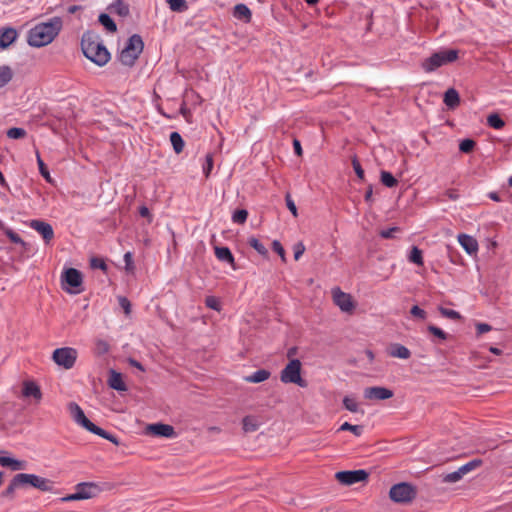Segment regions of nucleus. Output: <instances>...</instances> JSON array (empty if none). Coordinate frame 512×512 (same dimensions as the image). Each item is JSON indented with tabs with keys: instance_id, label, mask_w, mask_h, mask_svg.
Returning a JSON list of instances; mask_svg holds the SVG:
<instances>
[{
	"instance_id": "obj_1",
	"label": "nucleus",
	"mask_w": 512,
	"mask_h": 512,
	"mask_svg": "<svg viewBox=\"0 0 512 512\" xmlns=\"http://www.w3.org/2000/svg\"><path fill=\"white\" fill-rule=\"evenodd\" d=\"M60 17H52L47 22L35 25L28 32V44L32 47H42L50 44L62 29Z\"/></svg>"
},
{
	"instance_id": "obj_2",
	"label": "nucleus",
	"mask_w": 512,
	"mask_h": 512,
	"mask_svg": "<svg viewBox=\"0 0 512 512\" xmlns=\"http://www.w3.org/2000/svg\"><path fill=\"white\" fill-rule=\"evenodd\" d=\"M81 48L85 57L98 66H104L110 60V53L100 36L93 32L83 34Z\"/></svg>"
},
{
	"instance_id": "obj_3",
	"label": "nucleus",
	"mask_w": 512,
	"mask_h": 512,
	"mask_svg": "<svg viewBox=\"0 0 512 512\" xmlns=\"http://www.w3.org/2000/svg\"><path fill=\"white\" fill-rule=\"evenodd\" d=\"M27 486L34 487L43 492H48L53 489L54 484L51 480L35 474L19 473L12 478L8 487L2 492V496L11 498L17 489L25 488Z\"/></svg>"
},
{
	"instance_id": "obj_4",
	"label": "nucleus",
	"mask_w": 512,
	"mask_h": 512,
	"mask_svg": "<svg viewBox=\"0 0 512 512\" xmlns=\"http://www.w3.org/2000/svg\"><path fill=\"white\" fill-rule=\"evenodd\" d=\"M68 409H69V412H70L73 420L77 424H79L80 426H82L83 428L88 430L89 432H91L93 434H96V435H98V436H100V437H102V438H104V439L114 443L115 445L119 444L118 439H117L116 436L106 432L102 428H100V427L96 426L94 423H92L85 416L83 410L81 409V407L77 403H75V402L69 403Z\"/></svg>"
},
{
	"instance_id": "obj_5",
	"label": "nucleus",
	"mask_w": 512,
	"mask_h": 512,
	"mask_svg": "<svg viewBox=\"0 0 512 512\" xmlns=\"http://www.w3.org/2000/svg\"><path fill=\"white\" fill-rule=\"evenodd\" d=\"M458 58V51L455 49H442L433 53L422 62V68L426 72H433L441 66L452 63Z\"/></svg>"
},
{
	"instance_id": "obj_6",
	"label": "nucleus",
	"mask_w": 512,
	"mask_h": 512,
	"mask_svg": "<svg viewBox=\"0 0 512 512\" xmlns=\"http://www.w3.org/2000/svg\"><path fill=\"white\" fill-rule=\"evenodd\" d=\"M143 48L144 43L141 36L138 34L132 35L120 53L119 59L121 63L126 66H132L142 53Z\"/></svg>"
},
{
	"instance_id": "obj_7",
	"label": "nucleus",
	"mask_w": 512,
	"mask_h": 512,
	"mask_svg": "<svg viewBox=\"0 0 512 512\" xmlns=\"http://www.w3.org/2000/svg\"><path fill=\"white\" fill-rule=\"evenodd\" d=\"M280 380L283 383H293L300 387H306V381L301 377V362L298 359H292L281 371Z\"/></svg>"
},
{
	"instance_id": "obj_8",
	"label": "nucleus",
	"mask_w": 512,
	"mask_h": 512,
	"mask_svg": "<svg viewBox=\"0 0 512 512\" xmlns=\"http://www.w3.org/2000/svg\"><path fill=\"white\" fill-rule=\"evenodd\" d=\"M77 350L71 347L57 348L54 350L52 359L58 365L68 370L71 369L77 359Z\"/></svg>"
},
{
	"instance_id": "obj_9",
	"label": "nucleus",
	"mask_w": 512,
	"mask_h": 512,
	"mask_svg": "<svg viewBox=\"0 0 512 512\" xmlns=\"http://www.w3.org/2000/svg\"><path fill=\"white\" fill-rule=\"evenodd\" d=\"M82 274L75 268H68L62 275V288L69 293H80L79 289L82 285Z\"/></svg>"
},
{
	"instance_id": "obj_10",
	"label": "nucleus",
	"mask_w": 512,
	"mask_h": 512,
	"mask_svg": "<svg viewBox=\"0 0 512 512\" xmlns=\"http://www.w3.org/2000/svg\"><path fill=\"white\" fill-rule=\"evenodd\" d=\"M390 498L397 503L410 502L416 495L414 487L409 483H398L391 487Z\"/></svg>"
},
{
	"instance_id": "obj_11",
	"label": "nucleus",
	"mask_w": 512,
	"mask_h": 512,
	"mask_svg": "<svg viewBox=\"0 0 512 512\" xmlns=\"http://www.w3.org/2000/svg\"><path fill=\"white\" fill-rule=\"evenodd\" d=\"M333 302L342 312L352 313L355 308V303L352 296L343 292L339 287H334L331 290Z\"/></svg>"
},
{
	"instance_id": "obj_12",
	"label": "nucleus",
	"mask_w": 512,
	"mask_h": 512,
	"mask_svg": "<svg viewBox=\"0 0 512 512\" xmlns=\"http://www.w3.org/2000/svg\"><path fill=\"white\" fill-rule=\"evenodd\" d=\"M98 489L97 486L94 483L90 482H83L79 483L76 486V491L73 494H70L63 498L64 501H76V500H83V499H89L95 496Z\"/></svg>"
},
{
	"instance_id": "obj_13",
	"label": "nucleus",
	"mask_w": 512,
	"mask_h": 512,
	"mask_svg": "<svg viewBox=\"0 0 512 512\" xmlns=\"http://www.w3.org/2000/svg\"><path fill=\"white\" fill-rule=\"evenodd\" d=\"M336 479L345 485L362 482L367 479L368 473L365 470L340 471L336 473Z\"/></svg>"
},
{
	"instance_id": "obj_14",
	"label": "nucleus",
	"mask_w": 512,
	"mask_h": 512,
	"mask_svg": "<svg viewBox=\"0 0 512 512\" xmlns=\"http://www.w3.org/2000/svg\"><path fill=\"white\" fill-rule=\"evenodd\" d=\"M364 397L369 400H386L393 397V391L381 386L367 387Z\"/></svg>"
},
{
	"instance_id": "obj_15",
	"label": "nucleus",
	"mask_w": 512,
	"mask_h": 512,
	"mask_svg": "<svg viewBox=\"0 0 512 512\" xmlns=\"http://www.w3.org/2000/svg\"><path fill=\"white\" fill-rule=\"evenodd\" d=\"M30 227L37 231L45 240L46 243H49L54 237V231L52 226L42 220H32L30 222Z\"/></svg>"
},
{
	"instance_id": "obj_16",
	"label": "nucleus",
	"mask_w": 512,
	"mask_h": 512,
	"mask_svg": "<svg viewBox=\"0 0 512 512\" xmlns=\"http://www.w3.org/2000/svg\"><path fill=\"white\" fill-rule=\"evenodd\" d=\"M7 453L0 450V465L2 467L10 468L12 471L25 470L27 468V462L18 460L6 455Z\"/></svg>"
},
{
	"instance_id": "obj_17",
	"label": "nucleus",
	"mask_w": 512,
	"mask_h": 512,
	"mask_svg": "<svg viewBox=\"0 0 512 512\" xmlns=\"http://www.w3.org/2000/svg\"><path fill=\"white\" fill-rule=\"evenodd\" d=\"M149 431L156 436L174 438L176 432L173 426L168 424L156 423L149 426Z\"/></svg>"
},
{
	"instance_id": "obj_18",
	"label": "nucleus",
	"mask_w": 512,
	"mask_h": 512,
	"mask_svg": "<svg viewBox=\"0 0 512 512\" xmlns=\"http://www.w3.org/2000/svg\"><path fill=\"white\" fill-rule=\"evenodd\" d=\"M458 242L469 255H473L478 251V242L470 235L459 234Z\"/></svg>"
},
{
	"instance_id": "obj_19",
	"label": "nucleus",
	"mask_w": 512,
	"mask_h": 512,
	"mask_svg": "<svg viewBox=\"0 0 512 512\" xmlns=\"http://www.w3.org/2000/svg\"><path fill=\"white\" fill-rule=\"evenodd\" d=\"M17 31L14 28L8 27L0 30V48H8L16 39Z\"/></svg>"
},
{
	"instance_id": "obj_20",
	"label": "nucleus",
	"mask_w": 512,
	"mask_h": 512,
	"mask_svg": "<svg viewBox=\"0 0 512 512\" xmlns=\"http://www.w3.org/2000/svg\"><path fill=\"white\" fill-rule=\"evenodd\" d=\"M233 17L237 20L244 21L245 23H249L252 18L251 10L245 4H237L233 9Z\"/></svg>"
},
{
	"instance_id": "obj_21",
	"label": "nucleus",
	"mask_w": 512,
	"mask_h": 512,
	"mask_svg": "<svg viewBox=\"0 0 512 512\" xmlns=\"http://www.w3.org/2000/svg\"><path fill=\"white\" fill-rule=\"evenodd\" d=\"M22 393L25 397H33L37 401H39L42 397L40 387L32 381L24 382Z\"/></svg>"
},
{
	"instance_id": "obj_22",
	"label": "nucleus",
	"mask_w": 512,
	"mask_h": 512,
	"mask_svg": "<svg viewBox=\"0 0 512 512\" xmlns=\"http://www.w3.org/2000/svg\"><path fill=\"white\" fill-rule=\"evenodd\" d=\"M108 10L120 17H127L130 14L129 5L123 0H116L108 7Z\"/></svg>"
},
{
	"instance_id": "obj_23",
	"label": "nucleus",
	"mask_w": 512,
	"mask_h": 512,
	"mask_svg": "<svg viewBox=\"0 0 512 512\" xmlns=\"http://www.w3.org/2000/svg\"><path fill=\"white\" fill-rule=\"evenodd\" d=\"M389 355L394 358L408 359L411 356V352L404 345L396 343L391 345Z\"/></svg>"
},
{
	"instance_id": "obj_24",
	"label": "nucleus",
	"mask_w": 512,
	"mask_h": 512,
	"mask_svg": "<svg viewBox=\"0 0 512 512\" xmlns=\"http://www.w3.org/2000/svg\"><path fill=\"white\" fill-rule=\"evenodd\" d=\"M109 386L117 391H126L127 387L123 382L122 375L114 370H111L108 380Z\"/></svg>"
},
{
	"instance_id": "obj_25",
	"label": "nucleus",
	"mask_w": 512,
	"mask_h": 512,
	"mask_svg": "<svg viewBox=\"0 0 512 512\" xmlns=\"http://www.w3.org/2000/svg\"><path fill=\"white\" fill-rule=\"evenodd\" d=\"M444 103L450 109L456 108L460 103L459 93L453 88L448 89L444 94Z\"/></svg>"
},
{
	"instance_id": "obj_26",
	"label": "nucleus",
	"mask_w": 512,
	"mask_h": 512,
	"mask_svg": "<svg viewBox=\"0 0 512 512\" xmlns=\"http://www.w3.org/2000/svg\"><path fill=\"white\" fill-rule=\"evenodd\" d=\"M270 372L266 369H259L252 374L245 376L244 380L248 383H261L270 377Z\"/></svg>"
},
{
	"instance_id": "obj_27",
	"label": "nucleus",
	"mask_w": 512,
	"mask_h": 512,
	"mask_svg": "<svg viewBox=\"0 0 512 512\" xmlns=\"http://www.w3.org/2000/svg\"><path fill=\"white\" fill-rule=\"evenodd\" d=\"M215 256L222 262L234 265V256L228 247H215Z\"/></svg>"
},
{
	"instance_id": "obj_28",
	"label": "nucleus",
	"mask_w": 512,
	"mask_h": 512,
	"mask_svg": "<svg viewBox=\"0 0 512 512\" xmlns=\"http://www.w3.org/2000/svg\"><path fill=\"white\" fill-rule=\"evenodd\" d=\"M170 142L172 144V147H173L175 153L179 154L183 151L184 140L178 132H172L170 134Z\"/></svg>"
},
{
	"instance_id": "obj_29",
	"label": "nucleus",
	"mask_w": 512,
	"mask_h": 512,
	"mask_svg": "<svg viewBox=\"0 0 512 512\" xmlns=\"http://www.w3.org/2000/svg\"><path fill=\"white\" fill-rule=\"evenodd\" d=\"M98 20L101 23V25H103L108 32L114 33L117 31V26H116L115 22L108 14H105V13L100 14Z\"/></svg>"
},
{
	"instance_id": "obj_30",
	"label": "nucleus",
	"mask_w": 512,
	"mask_h": 512,
	"mask_svg": "<svg viewBox=\"0 0 512 512\" xmlns=\"http://www.w3.org/2000/svg\"><path fill=\"white\" fill-rule=\"evenodd\" d=\"M12 78V69L7 65L0 66V88L7 85L12 80Z\"/></svg>"
},
{
	"instance_id": "obj_31",
	"label": "nucleus",
	"mask_w": 512,
	"mask_h": 512,
	"mask_svg": "<svg viewBox=\"0 0 512 512\" xmlns=\"http://www.w3.org/2000/svg\"><path fill=\"white\" fill-rule=\"evenodd\" d=\"M243 430L245 432H254L259 427V422L252 416H246L243 421Z\"/></svg>"
},
{
	"instance_id": "obj_32",
	"label": "nucleus",
	"mask_w": 512,
	"mask_h": 512,
	"mask_svg": "<svg viewBox=\"0 0 512 512\" xmlns=\"http://www.w3.org/2000/svg\"><path fill=\"white\" fill-rule=\"evenodd\" d=\"M408 260L416 265H423L422 251L418 247L413 246L409 253Z\"/></svg>"
},
{
	"instance_id": "obj_33",
	"label": "nucleus",
	"mask_w": 512,
	"mask_h": 512,
	"mask_svg": "<svg viewBox=\"0 0 512 512\" xmlns=\"http://www.w3.org/2000/svg\"><path fill=\"white\" fill-rule=\"evenodd\" d=\"M487 123H488V125L490 127L494 128V129H497V130L502 129L504 127V125H505V122L496 113L490 114L487 117Z\"/></svg>"
},
{
	"instance_id": "obj_34",
	"label": "nucleus",
	"mask_w": 512,
	"mask_h": 512,
	"mask_svg": "<svg viewBox=\"0 0 512 512\" xmlns=\"http://www.w3.org/2000/svg\"><path fill=\"white\" fill-rule=\"evenodd\" d=\"M213 154L207 153L204 159V162L202 164V171L206 178H208L211 174V171L213 169Z\"/></svg>"
},
{
	"instance_id": "obj_35",
	"label": "nucleus",
	"mask_w": 512,
	"mask_h": 512,
	"mask_svg": "<svg viewBox=\"0 0 512 512\" xmlns=\"http://www.w3.org/2000/svg\"><path fill=\"white\" fill-rule=\"evenodd\" d=\"M248 244L253 248L255 249L260 255L262 256H266L267 253H268V250L266 249V247L264 246V244H262L257 238L255 237H250L248 239Z\"/></svg>"
},
{
	"instance_id": "obj_36",
	"label": "nucleus",
	"mask_w": 512,
	"mask_h": 512,
	"mask_svg": "<svg viewBox=\"0 0 512 512\" xmlns=\"http://www.w3.org/2000/svg\"><path fill=\"white\" fill-rule=\"evenodd\" d=\"M167 3L174 12H183L188 8L185 0H167Z\"/></svg>"
},
{
	"instance_id": "obj_37",
	"label": "nucleus",
	"mask_w": 512,
	"mask_h": 512,
	"mask_svg": "<svg viewBox=\"0 0 512 512\" xmlns=\"http://www.w3.org/2000/svg\"><path fill=\"white\" fill-rule=\"evenodd\" d=\"M381 182L383 185L389 188L395 187L397 185V180L395 177L387 171L381 172Z\"/></svg>"
},
{
	"instance_id": "obj_38",
	"label": "nucleus",
	"mask_w": 512,
	"mask_h": 512,
	"mask_svg": "<svg viewBox=\"0 0 512 512\" xmlns=\"http://www.w3.org/2000/svg\"><path fill=\"white\" fill-rule=\"evenodd\" d=\"M339 431H350L355 436H360L363 433V427L360 425H352L348 422H344L340 428Z\"/></svg>"
},
{
	"instance_id": "obj_39",
	"label": "nucleus",
	"mask_w": 512,
	"mask_h": 512,
	"mask_svg": "<svg viewBox=\"0 0 512 512\" xmlns=\"http://www.w3.org/2000/svg\"><path fill=\"white\" fill-rule=\"evenodd\" d=\"M343 405L345 409H347L350 412H358L359 411V405L355 398L350 396H345L343 399Z\"/></svg>"
},
{
	"instance_id": "obj_40",
	"label": "nucleus",
	"mask_w": 512,
	"mask_h": 512,
	"mask_svg": "<svg viewBox=\"0 0 512 512\" xmlns=\"http://www.w3.org/2000/svg\"><path fill=\"white\" fill-rule=\"evenodd\" d=\"M248 212L245 209L236 210L232 214V221L236 224H244L247 220Z\"/></svg>"
},
{
	"instance_id": "obj_41",
	"label": "nucleus",
	"mask_w": 512,
	"mask_h": 512,
	"mask_svg": "<svg viewBox=\"0 0 512 512\" xmlns=\"http://www.w3.org/2000/svg\"><path fill=\"white\" fill-rule=\"evenodd\" d=\"M482 461L480 459H474L464 465H462L460 468V472H462L463 475H466L467 473L471 472L472 470L476 469L481 465Z\"/></svg>"
},
{
	"instance_id": "obj_42",
	"label": "nucleus",
	"mask_w": 512,
	"mask_h": 512,
	"mask_svg": "<svg viewBox=\"0 0 512 512\" xmlns=\"http://www.w3.org/2000/svg\"><path fill=\"white\" fill-rule=\"evenodd\" d=\"M463 476L464 475L462 474V472H460V468H458V470L446 474L443 478V482L456 483V482L460 481L463 478Z\"/></svg>"
},
{
	"instance_id": "obj_43",
	"label": "nucleus",
	"mask_w": 512,
	"mask_h": 512,
	"mask_svg": "<svg viewBox=\"0 0 512 512\" xmlns=\"http://www.w3.org/2000/svg\"><path fill=\"white\" fill-rule=\"evenodd\" d=\"M109 344L103 339H97L95 341V353L98 355L106 354L109 351Z\"/></svg>"
},
{
	"instance_id": "obj_44",
	"label": "nucleus",
	"mask_w": 512,
	"mask_h": 512,
	"mask_svg": "<svg viewBox=\"0 0 512 512\" xmlns=\"http://www.w3.org/2000/svg\"><path fill=\"white\" fill-rule=\"evenodd\" d=\"M439 312L443 317H446L448 319L459 320L461 318L460 313L457 312L456 310L439 307Z\"/></svg>"
},
{
	"instance_id": "obj_45",
	"label": "nucleus",
	"mask_w": 512,
	"mask_h": 512,
	"mask_svg": "<svg viewBox=\"0 0 512 512\" xmlns=\"http://www.w3.org/2000/svg\"><path fill=\"white\" fill-rule=\"evenodd\" d=\"M7 136L10 139H21L26 136V131L23 128L13 127L7 131Z\"/></svg>"
},
{
	"instance_id": "obj_46",
	"label": "nucleus",
	"mask_w": 512,
	"mask_h": 512,
	"mask_svg": "<svg viewBox=\"0 0 512 512\" xmlns=\"http://www.w3.org/2000/svg\"><path fill=\"white\" fill-rule=\"evenodd\" d=\"M427 329L432 335H434L435 337L442 341H445L448 338V334L437 326L429 325Z\"/></svg>"
},
{
	"instance_id": "obj_47",
	"label": "nucleus",
	"mask_w": 512,
	"mask_h": 512,
	"mask_svg": "<svg viewBox=\"0 0 512 512\" xmlns=\"http://www.w3.org/2000/svg\"><path fill=\"white\" fill-rule=\"evenodd\" d=\"M205 304L208 308L213 309L215 311H220L221 309L220 301L215 296L206 297Z\"/></svg>"
},
{
	"instance_id": "obj_48",
	"label": "nucleus",
	"mask_w": 512,
	"mask_h": 512,
	"mask_svg": "<svg viewBox=\"0 0 512 512\" xmlns=\"http://www.w3.org/2000/svg\"><path fill=\"white\" fill-rule=\"evenodd\" d=\"M475 142L471 139H464L459 144V150L463 153H469L473 150Z\"/></svg>"
},
{
	"instance_id": "obj_49",
	"label": "nucleus",
	"mask_w": 512,
	"mask_h": 512,
	"mask_svg": "<svg viewBox=\"0 0 512 512\" xmlns=\"http://www.w3.org/2000/svg\"><path fill=\"white\" fill-rule=\"evenodd\" d=\"M37 164H38V167H39V171L41 173V175L48 181L50 182L51 179H50V174H49V171L48 169L46 168V165L45 163L43 162V160L41 159L39 153H37Z\"/></svg>"
},
{
	"instance_id": "obj_50",
	"label": "nucleus",
	"mask_w": 512,
	"mask_h": 512,
	"mask_svg": "<svg viewBox=\"0 0 512 512\" xmlns=\"http://www.w3.org/2000/svg\"><path fill=\"white\" fill-rule=\"evenodd\" d=\"M410 314L415 317V318H418V319H421V320H424L426 319L427 317V313L425 310H423L422 308H420L419 306L417 305H414L411 310H410Z\"/></svg>"
},
{
	"instance_id": "obj_51",
	"label": "nucleus",
	"mask_w": 512,
	"mask_h": 512,
	"mask_svg": "<svg viewBox=\"0 0 512 512\" xmlns=\"http://www.w3.org/2000/svg\"><path fill=\"white\" fill-rule=\"evenodd\" d=\"M352 166H353V169H354L356 175L358 176V178L360 180H363L364 179V170L362 169L360 162L358 161L356 156L353 157V159H352Z\"/></svg>"
},
{
	"instance_id": "obj_52",
	"label": "nucleus",
	"mask_w": 512,
	"mask_h": 512,
	"mask_svg": "<svg viewBox=\"0 0 512 512\" xmlns=\"http://www.w3.org/2000/svg\"><path fill=\"white\" fill-rule=\"evenodd\" d=\"M293 251H294V259L295 260H299L300 257L303 255V253L305 252V246L302 242H297L294 246H293Z\"/></svg>"
},
{
	"instance_id": "obj_53",
	"label": "nucleus",
	"mask_w": 512,
	"mask_h": 512,
	"mask_svg": "<svg viewBox=\"0 0 512 512\" xmlns=\"http://www.w3.org/2000/svg\"><path fill=\"white\" fill-rule=\"evenodd\" d=\"M399 231L398 227H391L388 229H384L380 231V236L384 239H391L394 237V234Z\"/></svg>"
},
{
	"instance_id": "obj_54",
	"label": "nucleus",
	"mask_w": 512,
	"mask_h": 512,
	"mask_svg": "<svg viewBox=\"0 0 512 512\" xmlns=\"http://www.w3.org/2000/svg\"><path fill=\"white\" fill-rule=\"evenodd\" d=\"M119 305L124 310L126 315H129L131 312V304L130 301L126 297H119L118 298Z\"/></svg>"
},
{
	"instance_id": "obj_55",
	"label": "nucleus",
	"mask_w": 512,
	"mask_h": 512,
	"mask_svg": "<svg viewBox=\"0 0 512 512\" xmlns=\"http://www.w3.org/2000/svg\"><path fill=\"white\" fill-rule=\"evenodd\" d=\"M285 200H286L287 208L290 210V212L293 214L294 217H297V215H298L297 207H296L294 201L292 200L290 194L286 195Z\"/></svg>"
},
{
	"instance_id": "obj_56",
	"label": "nucleus",
	"mask_w": 512,
	"mask_h": 512,
	"mask_svg": "<svg viewBox=\"0 0 512 512\" xmlns=\"http://www.w3.org/2000/svg\"><path fill=\"white\" fill-rule=\"evenodd\" d=\"M272 246L273 250L281 257L283 261H285V250L281 243L277 240H274Z\"/></svg>"
},
{
	"instance_id": "obj_57",
	"label": "nucleus",
	"mask_w": 512,
	"mask_h": 512,
	"mask_svg": "<svg viewBox=\"0 0 512 512\" xmlns=\"http://www.w3.org/2000/svg\"><path fill=\"white\" fill-rule=\"evenodd\" d=\"M6 235L11 240V242H13L15 244H23V240L21 239V237L14 231L8 230L6 232Z\"/></svg>"
},
{
	"instance_id": "obj_58",
	"label": "nucleus",
	"mask_w": 512,
	"mask_h": 512,
	"mask_svg": "<svg viewBox=\"0 0 512 512\" xmlns=\"http://www.w3.org/2000/svg\"><path fill=\"white\" fill-rule=\"evenodd\" d=\"M492 327L487 323H478L476 325L477 334L481 335L491 331Z\"/></svg>"
},
{
	"instance_id": "obj_59",
	"label": "nucleus",
	"mask_w": 512,
	"mask_h": 512,
	"mask_svg": "<svg viewBox=\"0 0 512 512\" xmlns=\"http://www.w3.org/2000/svg\"><path fill=\"white\" fill-rule=\"evenodd\" d=\"M124 261L127 269H131L133 267V256L131 252L125 253Z\"/></svg>"
},
{
	"instance_id": "obj_60",
	"label": "nucleus",
	"mask_w": 512,
	"mask_h": 512,
	"mask_svg": "<svg viewBox=\"0 0 512 512\" xmlns=\"http://www.w3.org/2000/svg\"><path fill=\"white\" fill-rule=\"evenodd\" d=\"M128 363L131 366H133V367L137 368L138 370H140L141 372L145 371V368L143 367V365L140 362H138L137 360H135L134 358H129L128 359Z\"/></svg>"
},
{
	"instance_id": "obj_61",
	"label": "nucleus",
	"mask_w": 512,
	"mask_h": 512,
	"mask_svg": "<svg viewBox=\"0 0 512 512\" xmlns=\"http://www.w3.org/2000/svg\"><path fill=\"white\" fill-rule=\"evenodd\" d=\"M92 266L95 268H100L102 270L106 269V264L102 260H98V259L92 260Z\"/></svg>"
},
{
	"instance_id": "obj_62",
	"label": "nucleus",
	"mask_w": 512,
	"mask_h": 512,
	"mask_svg": "<svg viewBox=\"0 0 512 512\" xmlns=\"http://www.w3.org/2000/svg\"><path fill=\"white\" fill-rule=\"evenodd\" d=\"M139 214L142 217H150V211H149V209L146 206H141L139 208Z\"/></svg>"
},
{
	"instance_id": "obj_63",
	"label": "nucleus",
	"mask_w": 512,
	"mask_h": 512,
	"mask_svg": "<svg viewBox=\"0 0 512 512\" xmlns=\"http://www.w3.org/2000/svg\"><path fill=\"white\" fill-rule=\"evenodd\" d=\"M293 145H294L295 153L297 155H301L302 154V148H301L300 142L298 140H294Z\"/></svg>"
},
{
	"instance_id": "obj_64",
	"label": "nucleus",
	"mask_w": 512,
	"mask_h": 512,
	"mask_svg": "<svg viewBox=\"0 0 512 512\" xmlns=\"http://www.w3.org/2000/svg\"><path fill=\"white\" fill-rule=\"evenodd\" d=\"M488 197L493 200V201H496V202H500L501 201V198L499 197L498 193L497 192H490L488 194Z\"/></svg>"
}]
</instances>
